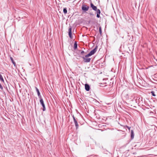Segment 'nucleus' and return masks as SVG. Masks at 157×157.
Segmentation results:
<instances>
[{"mask_svg":"<svg viewBox=\"0 0 157 157\" xmlns=\"http://www.w3.org/2000/svg\"><path fill=\"white\" fill-rule=\"evenodd\" d=\"M89 8V6H87V5H82V10L85 11H88Z\"/></svg>","mask_w":157,"mask_h":157,"instance_id":"obj_5","label":"nucleus"},{"mask_svg":"<svg viewBox=\"0 0 157 157\" xmlns=\"http://www.w3.org/2000/svg\"><path fill=\"white\" fill-rule=\"evenodd\" d=\"M90 7L93 10L96 11H97L98 9H97V7L94 6L92 2L90 3Z\"/></svg>","mask_w":157,"mask_h":157,"instance_id":"obj_8","label":"nucleus"},{"mask_svg":"<svg viewBox=\"0 0 157 157\" xmlns=\"http://www.w3.org/2000/svg\"><path fill=\"white\" fill-rule=\"evenodd\" d=\"M151 93L153 96H155V92L154 91H151Z\"/></svg>","mask_w":157,"mask_h":157,"instance_id":"obj_18","label":"nucleus"},{"mask_svg":"<svg viewBox=\"0 0 157 157\" xmlns=\"http://www.w3.org/2000/svg\"><path fill=\"white\" fill-rule=\"evenodd\" d=\"M124 97L126 98H129V95L128 94H127L125 95Z\"/></svg>","mask_w":157,"mask_h":157,"instance_id":"obj_20","label":"nucleus"},{"mask_svg":"<svg viewBox=\"0 0 157 157\" xmlns=\"http://www.w3.org/2000/svg\"><path fill=\"white\" fill-rule=\"evenodd\" d=\"M72 28L71 26H70L68 29V35L69 37L71 39H72Z\"/></svg>","mask_w":157,"mask_h":157,"instance_id":"obj_7","label":"nucleus"},{"mask_svg":"<svg viewBox=\"0 0 157 157\" xmlns=\"http://www.w3.org/2000/svg\"><path fill=\"white\" fill-rule=\"evenodd\" d=\"M86 55H85V56H83L82 57V59H83V61L85 63H88L90 62L91 60V58H88L89 56H86Z\"/></svg>","mask_w":157,"mask_h":157,"instance_id":"obj_2","label":"nucleus"},{"mask_svg":"<svg viewBox=\"0 0 157 157\" xmlns=\"http://www.w3.org/2000/svg\"><path fill=\"white\" fill-rule=\"evenodd\" d=\"M135 101L136 103H140L142 101H143V98L142 97H138L136 98V99H135Z\"/></svg>","mask_w":157,"mask_h":157,"instance_id":"obj_6","label":"nucleus"},{"mask_svg":"<svg viewBox=\"0 0 157 157\" xmlns=\"http://www.w3.org/2000/svg\"><path fill=\"white\" fill-rule=\"evenodd\" d=\"M77 43L76 42H75L74 44V48L75 49H76L77 48Z\"/></svg>","mask_w":157,"mask_h":157,"instance_id":"obj_15","label":"nucleus"},{"mask_svg":"<svg viewBox=\"0 0 157 157\" xmlns=\"http://www.w3.org/2000/svg\"><path fill=\"white\" fill-rule=\"evenodd\" d=\"M84 53H85L83 51H82L81 52L80 54L81 55L84 56Z\"/></svg>","mask_w":157,"mask_h":157,"instance_id":"obj_19","label":"nucleus"},{"mask_svg":"<svg viewBox=\"0 0 157 157\" xmlns=\"http://www.w3.org/2000/svg\"><path fill=\"white\" fill-rule=\"evenodd\" d=\"M98 48V46H96L95 48L91 51L89 53L86 55V56H90L93 55H94L97 51Z\"/></svg>","mask_w":157,"mask_h":157,"instance_id":"obj_1","label":"nucleus"},{"mask_svg":"<svg viewBox=\"0 0 157 157\" xmlns=\"http://www.w3.org/2000/svg\"><path fill=\"white\" fill-rule=\"evenodd\" d=\"M133 97V99H135V96H131V97Z\"/></svg>","mask_w":157,"mask_h":157,"instance_id":"obj_22","label":"nucleus"},{"mask_svg":"<svg viewBox=\"0 0 157 157\" xmlns=\"http://www.w3.org/2000/svg\"><path fill=\"white\" fill-rule=\"evenodd\" d=\"M10 59L12 61V63H13V64L14 65V66H16V63H15V62L14 61L13 58L12 57H10Z\"/></svg>","mask_w":157,"mask_h":157,"instance_id":"obj_13","label":"nucleus"},{"mask_svg":"<svg viewBox=\"0 0 157 157\" xmlns=\"http://www.w3.org/2000/svg\"><path fill=\"white\" fill-rule=\"evenodd\" d=\"M36 91L37 92L38 95V97H39V98H42L41 96L40 95V92H39V91L38 89L36 87Z\"/></svg>","mask_w":157,"mask_h":157,"instance_id":"obj_11","label":"nucleus"},{"mask_svg":"<svg viewBox=\"0 0 157 157\" xmlns=\"http://www.w3.org/2000/svg\"><path fill=\"white\" fill-rule=\"evenodd\" d=\"M85 90L87 91H89L90 90V86L89 85L87 84H85Z\"/></svg>","mask_w":157,"mask_h":157,"instance_id":"obj_9","label":"nucleus"},{"mask_svg":"<svg viewBox=\"0 0 157 157\" xmlns=\"http://www.w3.org/2000/svg\"><path fill=\"white\" fill-rule=\"evenodd\" d=\"M0 80L1 81H2L3 82L4 81V79H3V77H2V75L1 74H0Z\"/></svg>","mask_w":157,"mask_h":157,"instance_id":"obj_16","label":"nucleus"},{"mask_svg":"<svg viewBox=\"0 0 157 157\" xmlns=\"http://www.w3.org/2000/svg\"><path fill=\"white\" fill-rule=\"evenodd\" d=\"M126 127L130 131V128H131V127H129L128 126H126Z\"/></svg>","mask_w":157,"mask_h":157,"instance_id":"obj_21","label":"nucleus"},{"mask_svg":"<svg viewBox=\"0 0 157 157\" xmlns=\"http://www.w3.org/2000/svg\"><path fill=\"white\" fill-rule=\"evenodd\" d=\"M96 12H97V17L98 18H99L100 17V14L101 13V11H100V10L99 9H98V10L97 11H96Z\"/></svg>","mask_w":157,"mask_h":157,"instance_id":"obj_10","label":"nucleus"},{"mask_svg":"<svg viewBox=\"0 0 157 157\" xmlns=\"http://www.w3.org/2000/svg\"><path fill=\"white\" fill-rule=\"evenodd\" d=\"M99 31L100 34L101 35L102 34V30L101 27H100L99 28Z\"/></svg>","mask_w":157,"mask_h":157,"instance_id":"obj_17","label":"nucleus"},{"mask_svg":"<svg viewBox=\"0 0 157 157\" xmlns=\"http://www.w3.org/2000/svg\"><path fill=\"white\" fill-rule=\"evenodd\" d=\"M131 137L132 139H133L134 137V132L132 130L131 131Z\"/></svg>","mask_w":157,"mask_h":157,"instance_id":"obj_12","label":"nucleus"},{"mask_svg":"<svg viewBox=\"0 0 157 157\" xmlns=\"http://www.w3.org/2000/svg\"><path fill=\"white\" fill-rule=\"evenodd\" d=\"M40 103L42 105L43 109V111H44L45 110L46 108L45 106V105L44 104L43 100L42 98H40Z\"/></svg>","mask_w":157,"mask_h":157,"instance_id":"obj_4","label":"nucleus"},{"mask_svg":"<svg viewBox=\"0 0 157 157\" xmlns=\"http://www.w3.org/2000/svg\"><path fill=\"white\" fill-rule=\"evenodd\" d=\"M72 117L74 120V122L75 125L76 129H77L78 128L79 126L77 122L78 119L77 118L76 119L74 115L72 116Z\"/></svg>","mask_w":157,"mask_h":157,"instance_id":"obj_3","label":"nucleus"},{"mask_svg":"<svg viewBox=\"0 0 157 157\" xmlns=\"http://www.w3.org/2000/svg\"><path fill=\"white\" fill-rule=\"evenodd\" d=\"M63 12L64 14H66L67 13V9L66 8H64L63 9Z\"/></svg>","mask_w":157,"mask_h":157,"instance_id":"obj_14","label":"nucleus"}]
</instances>
